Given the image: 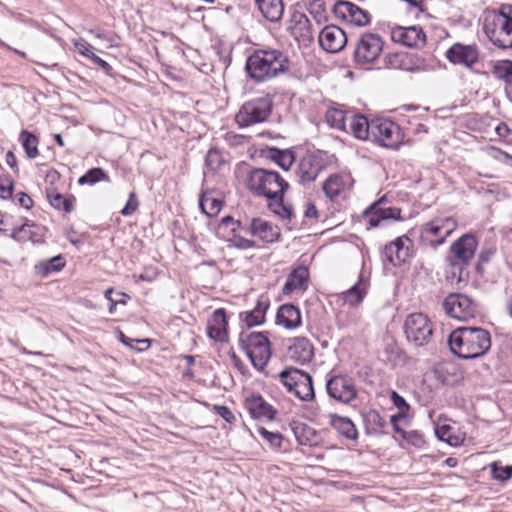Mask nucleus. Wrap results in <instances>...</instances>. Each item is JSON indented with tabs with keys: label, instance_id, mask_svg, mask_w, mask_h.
Segmentation results:
<instances>
[{
	"label": "nucleus",
	"instance_id": "f257e3e1",
	"mask_svg": "<svg viewBox=\"0 0 512 512\" xmlns=\"http://www.w3.org/2000/svg\"><path fill=\"white\" fill-rule=\"evenodd\" d=\"M247 187L253 195L265 198L273 213L284 219L291 218L292 208L284 203L290 185L278 172L255 168L248 174Z\"/></svg>",
	"mask_w": 512,
	"mask_h": 512
},
{
	"label": "nucleus",
	"instance_id": "f03ea898",
	"mask_svg": "<svg viewBox=\"0 0 512 512\" xmlns=\"http://www.w3.org/2000/svg\"><path fill=\"white\" fill-rule=\"evenodd\" d=\"M245 69L255 83L270 81L289 69L288 57L278 49H255L246 60Z\"/></svg>",
	"mask_w": 512,
	"mask_h": 512
},
{
	"label": "nucleus",
	"instance_id": "7ed1b4c3",
	"mask_svg": "<svg viewBox=\"0 0 512 512\" xmlns=\"http://www.w3.org/2000/svg\"><path fill=\"white\" fill-rule=\"evenodd\" d=\"M448 343L451 351L458 357L475 359L490 349L491 335L481 327H459L451 332Z\"/></svg>",
	"mask_w": 512,
	"mask_h": 512
},
{
	"label": "nucleus",
	"instance_id": "20e7f679",
	"mask_svg": "<svg viewBox=\"0 0 512 512\" xmlns=\"http://www.w3.org/2000/svg\"><path fill=\"white\" fill-rule=\"evenodd\" d=\"M484 31L495 46L512 48V4L502 3L497 8L487 9Z\"/></svg>",
	"mask_w": 512,
	"mask_h": 512
},
{
	"label": "nucleus",
	"instance_id": "39448f33",
	"mask_svg": "<svg viewBox=\"0 0 512 512\" xmlns=\"http://www.w3.org/2000/svg\"><path fill=\"white\" fill-rule=\"evenodd\" d=\"M273 97L264 94L244 102L234 116L240 128L250 127L268 120L273 109Z\"/></svg>",
	"mask_w": 512,
	"mask_h": 512
},
{
	"label": "nucleus",
	"instance_id": "423d86ee",
	"mask_svg": "<svg viewBox=\"0 0 512 512\" xmlns=\"http://www.w3.org/2000/svg\"><path fill=\"white\" fill-rule=\"evenodd\" d=\"M371 141L377 145L397 150L405 142V133L401 126L387 117H375L372 119Z\"/></svg>",
	"mask_w": 512,
	"mask_h": 512
},
{
	"label": "nucleus",
	"instance_id": "0eeeda50",
	"mask_svg": "<svg viewBox=\"0 0 512 512\" xmlns=\"http://www.w3.org/2000/svg\"><path fill=\"white\" fill-rule=\"evenodd\" d=\"M241 348L255 368L262 370L271 357V344L264 332H242L239 337Z\"/></svg>",
	"mask_w": 512,
	"mask_h": 512
},
{
	"label": "nucleus",
	"instance_id": "6e6552de",
	"mask_svg": "<svg viewBox=\"0 0 512 512\" xmlns=\"http://www.w3.org/2000/svg\"><path fill=\"white\" fill-rule=\"evenodd\" d=\"M458 223L454 217H435L424 223L420 230V242L429 247L436 248L457 229Z\"/></svg>",
	"mask_w": 512,
	"mask_h": 512
},
{
	"label": "nucleus",
	"instance_id": "1a4fd4ad",
	"mask_svg": "<svg viewBox=\"0 0 512 512\" xmlns=\"http://www.w3.org/2000/svg\"><path fill=\"white\" fill-rule=\"evenodd\" d=\"M279 378L287 391L298 399L302 401L314 399L315 393L310 374L296 368H288L280 372Z\"/></svg>",
	"mask_w": 512,
	"mask_h": 512
},
{
	"label": "nucleus",
	"instance_id": "9d476101",
	"mask_svg": "<svg viewBox=\"0 0 512 512\" xmlns=\"http://www.w3.org/2000/svg\"><path fill=\"white\" fill-rule=\"evenodd\" d=\"M404 332L410 343L420 347L431 341L434 325L426 314L411 313L405 319Z\"/></svg>",
	"mask_w": 512,
	"mask_h": 512
},
{
	"label": "nucleus",
	"instance_id": "9b49d317",
	"mask_svg": "<svg viewBox=\"0 0 512 512\" xmlns=\"http://www.w3.org/2000/svg\"><path fill=\"white\" fill-rule=\"evenodd\" d=\"M442 306L449 317L459 321H468L479 314L478 303L463 293L448 294Z\"/></svg>",
	"mask_w": 512,
	"mask_h": 512
},
{
	"label": "nucleus",
	"instance_id": "f8f14e48",
	"mask_svg": "<svg viewBox=\"0 0 512 512\" xmlns=\"http://www.w3.org/2000/svg\"><path fill=\"white\" fill-rule=\"evenodd\" d=\"M384 44L380 35L372 32L363 33L355 47V62L359 65L375 63L383 52Z\"/></svg>",
	"mask_w": 512,
	"mask_h": 512
},
{
	"label": "nucleus",
	"instance_id": "ddd939ff",
	"mask_svg": "<svg viewBox=\"0 0 512 512\" xmlns=\"http://www.w3.org/2000/svg\"><path fill=\"white\" fill-rule=\"evenodd\" d=\"M326 391L330 398L342 404H350L358 397L355 381L347 374H331L326 382Z\"/></svg>",
	"mask_w": 512,
	"mask_h": 512
},
{
	"label": "nucleus",
	"instance_id": "4468645a",
	"mask_svg": "<svg viewBox=\"0 0 512 512\" xmlns=\"http://www.w3.org/2000/svg\"><path fill=\"white\" fill-rule=\"evenodd\" d=\"M401 209L387 206L385 196L373 202L362 213L361 218L367 229L380 226L384 221L401 220Z\"/></svg>",
	"mask_w": 512,
	"mask_h": 512
},
{
	"label": "nucleus",
	"instance_id": "2eb2a0df",
	"mask_svg": "<svg viewBox=\"0 0 512 512\" xmlns=\"http://www.w3.org/2000/svg\"><path fill=\"white\" fill-rule=\"evenodd\" d=\"M354 179L349 172H335L330 174L322 183L325 196L332 202L345 200L353 189Z\"/></svg>",
	"mask_w": 512,
	"mask_h": 512
},
{
	"label": "nucleus",
	"instance_id": "dca6fc26",
	"mask_svg": "<svg viewBox=\"0 0 512 512\" xmlns=\"http://www.w3.org/2000/svg\"><path fill=\"white\" fill-rule=\"evenodd\" d=\"M326 168L325 160L315 152H306L297 161L295 177L299 184L307 185L314 182Z\"/></svg>",
	"mask_w": 512,
	"mask_h": 512
},
{
	"label": "nucleus",
	"instance_id": "f3484780",
	"mask_svg": "<svg viewBox=\"0 0 512 512\" xmlns=\"http://www.w3.org/2000/svg\"><path fill=\"white\" fill-rule=\"evenodd\" d=\"M244 228L239 220L231 216H225L218 225V233L223 239L230 242V245L237 249H251L257 247L256 242L242 235Z\"/></svg>",
	"mask_w": 512,
	"mask_h": 512
},
{
	"label": "nucleus",
	"instance_id": "a211bd4d",
	"mask_svg": "<svg viewBox=\"0 0 512 512\" xmlns=\"http://www.w3.org/2000/svg\"><path fill=\"white\" fill-rule=\"evenodd\" d=\"M332 11L337 19L355 27H365L371 22L370 13L350 1H337Z\"/></svg>",
	"mask_w": 512,
	"mask_h": 512
},
{
	"label": "nucleus",
	"instance_id": "6ab92c4d",
	"mask_svg": "<svg viewBox=\"0 0 512 512\" xmlns=\"http://www.w3.org/2000/svg\"><path fill=\"white\" fill-rule=\"evenodd\" d=\"M413 241L406 235L396 238L385 246V254L394 266L408 262L414 256Z\"/></svg>",
	"mask_w": 512,
	"mask_h": 512
},
{
	"label": "nucleus",
	"instance_id": "aec40b11",
	"mask_svg": "<svg viewBox=\"0 0 512 512\" xmlns=\"http://www.w3.org/2000/svg\"><path fill=\"white\" fill-rule=\"evenodd\" d=\"M206 333L209 339L226 343L229 341V320L225 308H218L207 319Z\"/></svg>",
	"mask_w": 512,
	"mask_h": 512
},
{
	"label": "nucleus",
	"instance_id": "412c9836",
	"mask_svg": "<svg viewBox=\"0 0 512 512\" xmlns=\"http://www.w3.org/2000/svg\"><path fill=\"white\" fill-rule=\"evenodd\" d=\"M391 40L407 47H423L426 44V34L422 27L414 25L409 27L396 26L391 29Z\"/></svg>",
	"mask_w": 512,
	"mask_h": 512
},
{
	"label": "nucleus",
	"instance_id": "4be33fe9",
	"mask_svg": "<svg viewBox=\"0 0 512 512\" xmlns=\"http://www.w3.org/2000/svg\"><path fill=\"white\" fill-rule=\"evenodd\" d=\"M446 59L454 65L472 67L479 60V51L476 45L454 43L445 53Z\"/></svg>",
	"mask_w": 512,
	"mask_h": 512
},
{
	"label": "nucleus",
	"instance_id": "5701e85b",
	"mask_svg": "<svg viewBox=\"0 0 512 512\" xmlns=\"http://www.w3.org/2000/svg\"><path fill=\"white\" fill-rule=\"evenodd\" d=\"M320 46L327 52H340L347 44L344 30L336 25L325 26L318 36Z\"/></svg>",
	"mask_w": 512,
	"mask_h": 512
},
{
	"label": "nucleus",
	"instance_id": "b1692460",
	"mask_svg": "<svg viewBox=\"0 0 512 512\" xmlns=\"http://www.w3.org/2000/svg\"><path fill=\"white\" fill-rule=\"evenodd\" d=\"M477 245V239L474 235L464 234L450 247V252L452 254L451 261L467 265L468 262L474 257Z\"/></svg>",
	"mask_w": 512,
	"mask_h": 512
},
{
	"label": "nucleus",
	"instance_id": "393cba45",
	"mask_svg": "<svg viewBox=\"0 0 512 512\" xmlns=\"http://www.w3.org/2000/svg\"><path fill=\"white\" fill-rule=\"evenodd\" d=\"M244 407L255 419L274 420L277 411L261 395L250 394L244 400Z\"/></svg>",
	"mask_w": 512,
	"mask_h": 512
},
{
	"label": "nucleus",
	"instance_id": "a878e982",
	"mask_svg": "<svg viewBox=\"0 0 512 512\" xmlns=\"http://www.w3.org/2000/svg\"><path fill=\"white\" fill-rule=\"evenodd\" d=\"M248 231L251 236L263 243H273L277 241L281 235L277 225L262 218H253L249 224Z\"/></svg>",
	"mask_w": 512,
	"mask_h": 512
},
{
	"label": "nucleus",
	"instance_id": "bb28decb",
	"mask_svg": "<svg viewBox=\"0 0 512 512\" xmlns=\"http://www.w3.org/2000/svg\"><path fill=\"white\" fill-rule=\"evenodd\" d=\"M288 30L298 42H309L313 39V32L308 17L299 11L292 13Z\"/></svg>",
	"mask_w": 512,
	"mask_h": 512
},
{
	"label": "nucleus",
	"instance_id": "cd10ccee",
	"mask_svg": "<svg viewBox=\"0 0 512 512\" xmlns=\"http://www.w3.org/2000/svg\"><path fill=\"white\" fill-rule=\"evenodd\" d=\"M309 269L305 265H298L288 274L286 282L283 285L282 293L291 295L294 292H304L308 288Z\"/></svg>",
	"mask_w": 512,
	"mask_h": 512
},
{
	"label": "nucleus",
	"instance_id": "c85d7f7f",
	"mask_svg": "<svg viewBox=\"0 0 512 512\" xmlns=\"http://www.w3.org/2000/svg\"><path fill=\"white\" fill-rule=\"evenodd\" d=\"M369 283L363 276H360L356 284L351 288L336 295V303L341 306L357 307L366 297Z\"/></svg>",
	"mask_w": 512,
	"mask_h": 512
},
{
	"label": "nucleus",
	"instance_id": "c756f323",
	"mask_svg": "<svg viewBox=\"0 0 512 512\" xmlns=\"http://www.w3.org/2000/svg\"><path fill=\"white\" fill-rule=\"evenodd\" d=\"M275 323L287 330H294L302 325L300 309L290 303L282 304L276 313Z\"/></svg>",
	"mask_w": 512,
	"mask_h": 512
},
{
	"label": "nucleus",
	"instance_id": "7c9ffc66",
	"mask_svg": "<svg viewBox=\"0 0 512 512\" xmlns=\"http://www.w3.org/2000/svg\"><path fill=\"white\" fill-rule=\"evenodd\" d=\"M288 356L297 363H308L314 356V347L306 337H295L288 346Z\"/></svg>",
	"mask_w": 512,
	"mask_h": 512
},
{
	"label": "nucleus",
	"instance_id": "2f4dec72",
	"mask_svg": "<svg viewBox=\"0 0 512 512\" xmlns=\"http://www.w3.org/2000/svg\"><path fill=\"white\" fill-rule=\"evenodd\" d=\"M292 430L297 442L300 445L309 447H318L324 445V439L321 434L313 427L305 423H294Z\"/></svg>",
	"mask_w": 512,
	"mask_h": 512
},
{
	"label": "nucleus",
	"instance_id": "473e14b6",
	"mask_svg": "<svg viewBox=\"0 0 512 512\" xmlns=\"http://www.w3.org/2000/svg\"><path fill=\"white\" fill-rule=\"evenodd\" d=\"M372 119H368L362 114L352 112L348 121V132L359 140H370L372 136Z\"/></svg>",
	"mask_w": 512,
	"mask_h": 512
},
{
	"label": "nucleus",
	"instance_id": "72a5a7b5",
	"mask_svg": "<svg viewBox=\"0 0 512 512\" xmlns=\"http://www.w3.org/2000/svg\"><path fill=\"white\" fill-rule=\"evenodd\" d=\"M270 306V301L266 296H260L256 302L255 307L240 314L242 321L247 327H254L261 325L265 322L266 313Z\"/></svg>",
	"mask_w": 512,
	"mask_h": 512
},
{
	"label": "nucleus",
	"instance_id": "f704fd0d",
	"mask_svg": "<svg viewBox=\"0 0 512 512\" xmlns=\"http://www.w3.org/2000/svg\"><path fill=\"white\" fill-rule=\"evenodd\" d=\"M49 204L57 211L70 214L75 209L76 197L72 194L63 195L58 189H46Z\"/></svg>",
	"mask_w": 512,
	"mask_h": 512
},
{
	"label": "nucleus",
	"instance_id": "c9c22d12",
	"mask_svg": "<svg viewBox=\"0 0 512 512\" xmlns=\"http://www.w3.org/2000/svg\"><path fill=\"white\" fill-rule=\"evenodd\" d=\"M73 45L79 54L99 66L107 75L112 74V66L94 53V47L88 41L79 38L73 41Z\"/></svg>",
	"mask_w": 512,
	"mask_h": 512
},
{
	"label": "nucleus",
	"instance_id": "e433bc0d",
	"mask_svg": "<svg viewBox=\"0 0 512 512\" xmlns=\"http://www.w3.org/2000/svg\"><path fill=\"white\" fill-rule=\"evenodd\" d=\"M261 15L270 22H279L284 14L283 0H254Z\"/></svg>",
	"mask_w": 512,
	"mask_h": 512
},
{
	"label": "nucleus",
	"instance_id": "4c0bfd02",
	"mask_svg": "<svg viewBox=\"0 0 512 512\" xmlns=\"http://www.w3.org/2000/svg\"><path fill=\"white\" fill-rule=\"evenodd\" d=\"M329 424L333 429L347 439L356 440L358 438L357 428L349 417L330 414Z\"/></svg>",
	"mask_w": 512,
	"mask_h": 512
},
{
	"label": "nucleus",
	"instance_id": "58836bf2",
	"mask_svg": "<svg viewBox=\"0 0 512 512\" xmlns=\"http://www.w3.org/2000/svg\"><path fill=\"white\" fill-rule=\"evenodd\" d=\"M437 438L451 446H460L466 438V434L450 424H439L435 429Z\"/></svg>",
	"mask_w": 512,
	"mask_h": 512
},
{
	"label": "nucleus",
	"instance_id": "ea45409f",
	"mask_svg": "<svg viewBox=\"0 0 512 512\" xmlns=\"http://www.w3.org/2000/svg\"><path fill=\"white\" fill-rule=\"evenodd\" d=\"M352 112L338 107H330L325 113V119L331 128L348 132V121Z\"/></svg>",
	"mask_w": 512,
	"mask_h": 512
},
{
	"label": "nucleus",
	"instance_id": "a19ab883",
	"mask_svg": "<svg viewBox=\"0 0 512 512\" xmlns=\"http://www.w3.org/2000/svg\"><path fill=\"white\" fill-rule=\"evenodd\" d=\"M66 266V259L62 255H57L49 260L41 261L34 266V271L41 277H47L50 274L60 272Z\"/></svg>",
	"mask_w": 512,
	"mask_h": 512
},
{
	"label": "nucleus",
	"instance_id": "79ce46f5",
	"mask_svg": "<svg viewBox=\"0 0 512 512\" xmlns=\"http://www.w3.org/2000/svg\"><path fill=\"white\" fill-rule=\"evenodd\" d=\"M390 400L393 403V405L398 409L397 414L392 415L390 417V423L393 427V430H398V422L409 417L411 407L407 403V401L396 391L390 392Z\"/></svg>",
	"mask_w": 512,
	"mask_h": 512
},
{
	"label": "nucleus",
	"instance_id": "37998d69",
	"mask_svg": "<svg viewBox=\"0 0 512 512\" xmlns=\"http://www.w3.org/2000/svg\"><path fill=\"white\" fill-rule=\"evenodd\" d=\"M491 73L498 79L512 87V61L508 59L497 60L491 63Z\"/></svg>",
	"mask_w": 512,
	"mask_h": 512
},
{
	"label": "nucleus",
	"instance_id": "c03bdc74",
	"mask_svg": "<svg viewBox=\"0 0 512 512\" xmlns=\"http://www.w3.org/2000/svg\"><path fill=\"white\" fill-rule=\"evenodd\" d=\"M199 204L202 211L209 217L218 215L223 206V202L216 198L211 192L203 193Z\"/></svg>",
	"mask_w": 512,
	"mask_h": 512
},
{
	"label": "nucleus",
	"instance_id": "a18cd8bd",
	"mask_svg": "<svg viewBox=\"0 0 512 512\" xmlns=\"http://www.w3.org/2000/svg\"><path fill=\"white\" fill-rule=\"evenodd\" d=\"M364 422L367 429L375 433L381 432L387 425L386 419L375 409L366 412Z\"/></svg>",
	"mask_w": 512,
	"mask_h": 512
},
{
	"label": "nucleus",
	"instance_id": "49530a36",
	"mask_svg": "<svg viewBox=\"0 0 512 512\" xmlns=\"http://www.w3.org/2000/svg\"><path fill=\"white\" fill-rule=\"evenodd\" d=\"M109 182V175L102 168H92L78 179L79 185H94L98 182Z\"/></svg>",
	"mask_w": 512,
	"mask_h": 512
},
{
	"label": "nucleus",
	"instance_id": "de8ad7c7",
	"mask_svg": "<svg viewBox=\"0 0 512 512\" xmlns=\"http://www.w3.org/2000/svg\"><path fill=\"white\" fill-rule=\"evenodd\" d=\"M272 160L277 163L283 170L288 171L296 161V157L291 150H274L271 156Z\"/></svg>",
	"mask_w": 512,
	"mask_h": 512
},
{
	"label": "nucleus",
	"instance_id": "09e8293b",
	"mask_svg": "<svg viewBox=\"0 0 512 512\" xmlns=\"http://www.w3.org/2000/svg\"><path fill=\"white\" fill-rule=\"evenodd\" d=\"M399 434L408 444L416 448H423L426 445L425 437L417 430L405 431L398 425V430H394Z\"/></svg>",
	"mask_w": 512,
	"mask_h": 512
},
{
	"label": "nucleus",
	"instance_id": "8fccbe9b",
	"mask_svg": "<svg viewBox=\"0 0 512 512\" xmlns=\"http://www.w3.org/2000/svg\"><path fill=\"white\" fill-rule=\"evenodd\" d=\"M258 433L269 444L270 448L276 451L282 449L284 437L281 433L269 431L265 427H259Z\"/></svg>",
	"mask_w": 512,
	"mask_h": 512
},
{
	"label": "nucleus",
	"instance_id": "3c124183",
	"mask_svg": "<svg viewBox=\"0 0 512 512\" xmlns=\"http://www.w3.org/2000/svg\"><path fill=\"white\" fill-rule=\"evenodd\" d=\"M206 167L216 172L225 164L224 158L217 148H211L208 150L206 159H205Z\"/></svg>",
	"mask_w": 512,
	"mask_h": 512
},
{
	"label": "nucleus",
	"instance_id": "603ef678",
	"mask_svg": "<svg viewBox=\"0 0 512 512\" xmlns=\"http://www.w3.org/2000/svg\"><path fill=\"white\" fill-rule=\"evenodd\" d=\"M308 11L318 23L327 20V9L324 0H311L308 4Z\"/></svg>",
	"mask_w": 512,
	"mask_h": 512
},
{
	"label": "nucleus",
	"instance_id": "864d4df0",
	"mask_svg": "<svg viewBox=\"0 0 512 512\" xmlns=\"http://www.w3.org/2000/svg\"><path fill=\"white\" fill-rule=\"evenodd\" d=\"M466 265H463L459 262L451 261L450 263V272L447 275V280L451 284L459 285L462 282L466 281V278L464 277Z\"/></svg>",
	"mask_w": 512,
	"mask_h": 512
},
{
	"label": "nucleus",
	"instance_id": "5fc2aeb1",
	"mask_svg": "<svg viewBox=\"0 0 512 512\" xmlns=\"http://www.w3.org/2000/svg\"><path fill=\"white\" fill-rule=\"evenodd\" d=\"M9 236L20 242L32 240V230L27 222L21 225L13 224Z\"/></svg>",
	"mask_w": 512,
	"mask_h": 512
},
{
	"label": "nucleus",
	"instance_id": "6e6d98bb",
	"mask_svg": "<svg viewBox=\"0 0 512 512\" xmlns=\"http://www.w3.org/2000/svg\"><path fill=\"white\" fill-rule=\"evenodd\" d=\"M492 478L499 481H507L512 478V465L501 466L498 462L491 464Z\"/></svg>",
	"mask_w": 512,
	"mask_h": 512
},
{
	"label": "nucleus",
	"instance_id": "4d7b16f0",
	"mask_svg": "<svg viewBox=\"0 0 512 512\" xmlns=\"http://www.w3.org/2000/svg\"><path fill=\"white\" fill-rule=\"evenodd\" d=\"M213 412L225 420L229 424L236 422V416L230 408L224 405H214L212 408Z\"/></svg>",
	"mask_w": 512,
	"mask_h": 512
},
{
	"label": "nucleus",
	"instance_id": "13d9d810",
	"mask_svg": "<svg viewBox=\"0 0 512 512\" xmlns=\"http://www.w3.org/2000/svg\"><path fill=\"white\" fill-rule=\"evenodd\" d=\"M159 275L158 269L153 266L145 267L143 273L136 275H133V279L135 282H152L154 281Z\"/></svg>",
	"mask_w": 512,
	"mask_h": 512
},
{
	"label": "nucleus",
	"instance_id": "bf43d9fd",
	"mask_svg": "<svg viewBox=\"0 0 512 512\" xmlns=\"http://www.w3.org/2000/svg\"><path fill=\"white\" fill-rule=\"evenodd\" d=\"M61 176L55 169H48L44 176V184L46 189H58Z\"/></svg>",
	"mask_w": 512,
	"mask_h": 512
},
{
	"label": "nucleus",
	"instance_id": "052dcab7",
	"mask_svg": "<svg viewBox=\"0 0 512 512\" xmlns=\"http://www.w3.org/2000/svg\"><path fill=\"white\" fill-rule=\"evenodd\" d=\"M138 207H139V201L137 199V195L134 191H132L129 194V198L127 200L126 205L123 207V209L121 210L120 213L123 216H130L137 211Z\"/></svg>",
	"mask_w": 512,
	"mask_h": 512
},
{
	"label": "nucleus",
	"instance_id": "680f3d73",
	"mask_svg": "<svg viewBox=\"0 0 512 512\" xmlns=\"http://www.w3.org/2000/svg\"><path fill=\"white\" fill-rule=\"evenodd\" d=\"M19 140L21 141V144L25 151L26 157L28 159H31L32 158V132L29 130H26V129L22 130Z\"/></svg>",
	"mask_w": 512,
	"mask_h": 512
},
{
	"label": "nucleus",
	"instance_id": "e2e57ef3",
	"mask_svg": "<svg viewBox=\"0 0 512 512\" xmlns=\"http://www.w3.org/2000/svg\"><path fill=\"white\" fill-rule=\"evenodd\" d=\"M487 156L490 158V159H493L497 162H500V163H504L505 161V158H506V155H507V152L501 150L500 148H497L495 146H489L486 148L485 150Z\"/></svg>",
	"mask_w": 512,
	"mask_h": 512
},
{
	"label": "nucleus",
	"instance_id": "0e129e2a",
	"mask_svg": "<svg viewBox=\"0 0 512 512\" xmlns=\"http://www.w3.org/2000/svg\"><path fill=\"white\" fill-rule=\"evenodd\" d=\"M13 217L9 214H3L0 212V233L3 235H9L13 226Z\"/></svg>",
	"mask_w": 512,
	"mask_h": 512
},
{
	"label": "nucleus",
	"instance_id": "69168bd1",
	"mask_svg": "<svg viewBox=\"0 0 512 512\" xmlns=\"http://www.w3.org/2000/svg\"><path fill=\"white\" fill-rule=\"evenodd\" d=\"M14 190V184L13 182H9L8 184H4L2 182V179L0 178V198L2 199H9Z\"/></svg>",
	"mask_w": 512,
	"mask_h": 512
},
{
	"label": "nucleus",
	"instance_id": "338daca9",
	"mask_svg": "<svg viewBox=\"0 0 512 512\" xmlns=\"http://www.w3.org/2000/svg\"><path fill=\"white\" fill-rule=\"evenodd\" d=\"M495 132L499 138L506 139L512 131L505 122H500L495 128Z\"/></svg>",
	"mask_w": 512,
	"mask_h": 512
},
{
	"label": "nucleus",
	"instance_id": "774afa93",
	"mask_svg": "<svg viewBox=\"0 0 512 512\" xmlns=\"http://www.w3.org/2000/svg\"><path fill=\"white\" fill-rule=\"evenodd\" d=\"M304 215L306 218L317 219L319 217V211L316 205L312 202H308L305 206Z\"/></svg>",
	"mask_w": 512,
	"mask_h": 512
}]
</instances>
